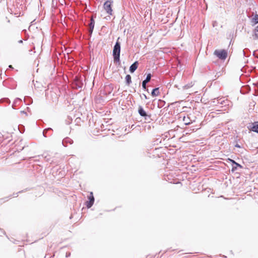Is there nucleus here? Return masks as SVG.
<instances>
[{"label":"nucleus","mask_w":258,"mask_h":258,"mask_svg":"<svg viewBox=\"0 0 258 258\" xmlns=\"http://www.w3.org/2000/svg\"><path fill=\"white\" fill-rule=\"evenodd\" d=\"M119 38H118L119 39ZM120 43L118 40L116 42L113 49L112 55L114 62H120Z\"/></svg>","instance_id":"nucleus-1"},{"label":"nucleus","mask_w":258,"mask_h":258,"mask_svg":"<svg viewBox=\"0 0 258 258\" xmlns=\"http://www.w3.org/2000/svg\"><path fill=\"white\" fill-rule=\"evenodd\" d=\"M214 54L221 60H225L227 56V52L224 49L216 50Z\"/></svg>","instance_id":"nucleus-2"},{"label":"nucleus","mask_w":258,"mask_h":258,"mask_svg":"<svg viewBox=\"0 0 258 258\" xmlns=\"http://www.w3.org/2000/svg\"><path fill=\"white\" fill-rule=\"evenodd\" d=\"M113 3L112 1H106L103 5V7L106 13L109 15H112V4Z\"/></svg>","instance_id":"nucleus-3"},{"label":"nucleus","mask_w":258,"mask_h":258,"mask_svg":"<svg viewBox=\"0 0 258 258\" xmlns=\"http://www.w3.org/2000/svg\"><path fill=\"white\" fill-rule=\"evenodd\" d=\"M73 85L74 88L76 89H80L82 88L83 83L80 78L76 77L73 83Z\"/></svg>","instance_id":"nucleus-4"},{"label":"nucleus","mask_w":258,"mask_h":258,"mask_svg":"<svg viewBox=\"0 0 258 258\" xmlns=\"http://www.w3.org/2000/svg\"><path fill=\"white\" fill-rule=\"evenodd\" d=\"M88 201L86 202V206L88 208H90L94 203V197L92 192H90L88 196Z\"/></svg>","instance_id":"nucleus-5"},{"label":"nucleus","mask_w":258,"mask_h":258,"mask_svg":"<svg viewBox=\"0 0 258 258\" xmlns=\"http://www.w3.org/2000/svg\"><path fill=\"white\" fill-rule=\"evenodd\" d=\"M182 120L185 125H187L195 121V119L194 116L191 117L188 115L187 116H184L183 117Z\"/></svg>","instance_id":"nucleus-6"},{"label":"nucleus","mask_w":258,"mask_h":258,"mask_svg":"<svg viewBox=\"0 0 258 258\" xmlns=\"http://www.w3.org/2000/svg\"><path fill=\"white\" fill-rule=\"evenodd\" d=\"M151 77V74H148L146 77V78L142 82V86L144 89H146L147 84L150 81Z\"/></svg>","instance_id":"nucleus-7"},{"label":"nucleus","mask_w":258,"mask_h":258,"mask_svg":"<svg viewBox=\"0 0 258 258\" xmlns=\"http://www.w3.org/2000/svg\"><path fill=\"white\" fill-rule=\"evenodd\" d=\"M139 65V62L138 61H136L134 62L130 67V72L131 73H133L135 72V71L137 69Z\"/></svg>","instance_id":"nucleus-8"},{"label":"nucleus","mask_w":258,"mask_h":258,"mask_svg":"<svg viewBox=\"0 0 258 258\" xmlns=\"http://www.w3.org/2000/svg\"><path fill=\"white\" fill-rule=\"evenodd\" d=\"M218 101V104L226 106L228 105L229 101L227 99H225L224 98H217L216 100Z\"/></svg>","instance_id":"nucleus-9"},{"label":"nucleus","mask_w":258,"mask_h":258,"mask_svg":"<svg viewBox=\"0 0 258 258\" xmlns=\"http://www.w3.org/2000/svg\"><path fill=\"white\" fill-rule=\"evenodd\" d=\"M73 143V141L69 138H66L62 141V144L64 147H67L68 144H72Z\"/></svg>","instance_id":"nucleus-10"},{"label":"nucleus","mask_w":258,"mask_h":258,"mask_svg":"<svg viewBox=\"0 0 258 258\" xmlns=\"http://www.w3.org/2000/svg\"><path fill=\"white\" fill-rule=\"evenodd\" d=\"M138 112L139 114L143 117H146L148 115L146 112L144 110V108L142 106H140L138 109ZM146 119V118H145Z\"/></svg>","instance_id":"nucleus-11"},{"label":"nucleus","mask_w":258,"mask_h":258,"mask_svg":"<svg viewBox=\"0 0 258 258\" xmlns=\"http://www.w3.org/2000/svg\"><path fill=\"white\" fill-rule=\"evenodd\" d=\"M95 21L93 18H92L90 20V22L89 24V32L91 34L92 33L94 27Z\"/></svg>","instance_id":"nucleus-12"},{"label":"nucleus","mask_w":258,"mask_h":258,"mask_svg":"<svg viewBox=\"0 0 258 258\" xmlns=\"http://www.w3.org/2000/svg\"><path fill=\"white\" fill-rule=\"evenodd\" d=\"M232 169H231V171L232 172H233L237 170L238 167H239L240 168H242V166L240 164H239V163H237V162L234 163V164L233 165H232Z\"/></svg>","instance_id":"nucleus-13"},{"label":"nucleus","mask_w":258,"mask_h":258,"mask_svg":"<svg viewBox=\"0 0 258 258\" xmlns=\"http://www.w3.org/2000/svg\"><path fill=\"white\" fill-rule=\"evenodd\" d=\"M50 95L51 97V100L53 102L56 101L57 100V95L55 92L50 91Z\"/></svg>","instance_id":"nucleus-14"},{"label":"nucleus","mask_w":258,"mask_h":258,"mask_svg":"<svg viewBox=\"0 0 258 258\" xmlns=\"http://www.w3.org/2000/svg\"><path fill=\"white\" fill-rule=\"evenodd\" d=\"M22 102V100L19 98H17L14 101L12 107L15 109V107L19 104L20 102Z\"/></svg>","instance_id":"nucleus-15"},{"label":"nucleus","mask_w":258,"mask_h":258,"mask_svg":"<svg viewBox=\"0 0 258 258\" xmlns=\"http://www.w3.org/2000/svg\"><path fill=\"white\" fill-rule=\"evenodd\" d=\"M159 94V88H156L153 89L151 95L153 96H157Z\"/></svg>","instance_id":"nucleus-16"},{"label":"nucleus","mask_w":258,"mask_h":258,"mask_svg":"<svg viewBox=\"0 0 258 258\" xmlns=\"http://www.w3.org/2000/svg\"><path fill=\"white\" fill-rule=\"evenodd\" d=\"M251 130L253 132L258 133V121L255 122L253 124V126L251 127Z\"/></svg>","instance_id":"nucleus-17"},{"label":"nucleus","mask_w":258,"mask_h":258,"mask_svg":"<svg viewBox=\"0 0 258 258\" xmlns=\"http://www.w3.org/2000/svg\"><path fill=\"white\" fill-rule=\"evenodd\" d=\"M125 79L126 84L127 85H130V84L132 83L131 76L130 75H127L125 76Z\"/></svg>","instance_id":"nucleus-18"},{"label":"nucleus","mask_w":258,"mask_h":258,"mask_svg":"<svg viewBox=\"0 0 258 258\" xmlns=\"http://www.w3.org/2000/svg\"><path fill=\"white\" fill-rule=\"evenodd\" d=\"M252 22H253L255 24L258 23V15H255L254 17L252 18Z\"/></svg>","instance_id":"nucleus-19"},{"label":"nucleus","mask_w":258,"mask_h":258,"mask_svg":"<svg viewBox=\"0 0 258 258\" xmlns=\"http://www.w3.org/2000/svg\"><path fill=\"white\" fill-rule=\"evenodd\" d=\"M165 103V102L164 101L162 100H159L158 105L160 106V107H162L164 105Z\"/></svg>","instance_id":"nucleus-20"},{"label":"nucleus","mask_w":258,"mask_h":258,"mask_svg":"<svg viewBox=\"0 0 258 258\" xmlns=\"http://www.w3.org/2000/svg\"><path fill=\"white\" fill-rule=\"evenodd\" d=\"M51 128H46L45 130H44V131H43V135L44 137H46V134H47V132L49 131V130H51Z\"/></svg>","instance_id":"nucleus-21"},{"label":"nucleus","mask_w":258,"mask_h":258,"mask_svg":"<svg viewBox=\"0 0 258 258\" xmlns=\"http://www.w3.org/2000/svg\"><path fill=\"white\" fill-rule=\"evenodd\" d=\"M254 35L256 38H258V26L254 29Z\"/></svg>","instance_id":"nucleus-22"},{"label":"nucleus","mask_w":258,"mask_h":258,"mask_svg":"<svg viewBox=\"0 0 258 258\" xmlns=\"http://www.w3.org/2000/svg\"><path fill=\"white\" fill-rule=\"evenodd\" d=\"M228 160H229V161L232 163V166L234 164V163H235L236 162H235L234 160L233 159H228Z\"/></svg>","instance_id":"nucleus-23"},{"label":"nucleus","mask_w":258,"mask_h":258,"mask_svg":"<svg viewBox=\"0 0 258 258\" xmlns=\"http://www.w3.org/2000/svg\"><path fill=\"white\" fill-rule=\"evenodd\" d=\"M217 99H217L215 98L213 100V102L214 104H218V101L216 100Z\"/></svg>","instance_id":"nucleus-24"},{"label":"nucleus","mask_w":258,"mask_h":258,"mask_svg":"<svg viewBox=\"0 0 258 258\" xmlns=\"http://www.w3.org/2000/svg\"><path fill=\"white\" fill-rule=\"evenodd\" d=\"M21 192V191H19V192ZM13 196H14V197H18V192L14 193V194H13Z\"/></svg>","instance_id":"nucleus-25"},{"label":"nucleus","mask_w":258,"mask_h":258,"mask_svg":"<svg viewBox=\"0 0 258 258\" xmlns=\"http://www.w3.org/2000/svg\"><path fill=\"white\" fill-rule=\"evenodd\" d=\"M5 100L7 103H10V100L8 98H5Z\"/></svg>","instance_id":"nucleus-26"},{"label":"nucleus","mask_w":258,"mask_h":258,"mask_svg":"<svg viewBox=\"0 0 258 258\" xmlns=\"http://www.w3.org/2000/svg\"><path fill=\"white\" fill-rule=\"evenodd\" d=\"M70 255H71V253L70 252H69V253L67 252L66 253V257H69V256H70Z\"/></svg>","instance_id":"nucleus-27"},{"label":"nucleus","mask_w":258,"mask_h":258,"mask_svg":"<svg viewBox=\"0 0 258 258\" xmlns=\"http://www.w3.org/2000/svg\"><path fill=\"white\" fill-rule=\"evenodd\" d=\"M235 147H237V148H240V146L238 144H236L235 145Z\"/></svg>","instance_id":"nucleus-28"},{"label":"nucleus","mask_w":258,"mask_h":258,"mask_svg":"<svg viewBox=\"0 0 258 258\" xmlns=\"http://www.w3.org/2000/svg\"><path fill=\"white\" fill-rule=\"evenodd\" d=\"M189 87H190L189 86H187V85L184 86V88H185V89L189 88Z\"/></svg>","instance_id":"nucleus-29"},{"label":"nucleus","mask_w":258,"mask_h":258,"mask_svg":"<svg viewBox=\"0 0 258 258\" xmlns=\"http://www.w3.org/2000/svg\"><path fill=\"white\" fill-rule=\"evenodd\" d=\"M242 53H243V56H245V51L244 50H242Z\"/></svg>","instance_id":"nucleus-30"},{"label":"nucleus","mask_w":258,"mask_h":258,"mask_svg":"<svg viewBox=\"0 0 258 258\" xmlns=\"http://www.w3.org/2000/svg\"><path fill=\"white\" fill-rule=\"evenodd\" d=\"M48 94H49L48 91H46L45 93V95L47 96H48ZM47 97H48V96H47Z\"/></svg>","instance_id":"nucleus-31"},{"label":"nucleus","mask_w":258,"mask_h":258,"mask_svg":"<svg viewBox=\"0 0 258 258\" xmlns=\"http://www.w3.org/2000/svg\"><path fill=\"white\" fill-rule=\"evenodd\" d=\"M143 95L144 96V98H145L146 99H147V96H146L145 94H143Z\"/></svg>","instance_id":"nucleus-32"},{"label":"nucleus","mask_w":258,"mask_h":258,"mask_svg":"<svg viewBox=\"0 0 258 258\" xmlns=\"http://www.w3.org/2000/svg\"><path fill=\"white\" fill-rule=\"evenodd\" d=\"M18 42H19V43H23V40H19V41H18Z\"/></svg>","instance_id":"nucleus-33"},{"label":"nucleus","mask_w":258,"mask_h":258,"mask_svg":"<svg viewBox=\"0 0 258 258\" xmlns=\"http://www.w3.org/2000/svg\"><path fill=\"white\" fill-rule=\"evenodd\" d=\"M217 77H219L220 76V75L218 74H217V75L215 76L216 77L217 76Z\"/></svg>","instance_id":"nucleus-34"},{"label":"nucleus","mask_w":258,"mask_h":258,"mask_svg":"<svg viewBox=\"0 0 258 258\" xmlns=\"http://www.w3.org/2000/svg\"><path fill=\"white\" fill-rule=\"evenodd\" d=\"M28 99H29L30 100H31V103L32 102V101H31V98H30V97H28Z\"/></svg>","instance_id":"nucleus-35"},{"label":"nucleus","mask_w":258,"mask_h":258,"mask_svg":"<svg viewBox=\"0 0 258 258\" xmlns=\"http://www.w3.org/2000/svg\"><path fill=\"white\" fill-rule=\"evenodd\" d=\"M256 95H258V91L256 92Z\"/></svg>","instance_id":"nucleus-36"},{"label":"nucleus","mask_w":258,"mask_h":258,"mask_svg":"<svg viewBox=\"0 0 258 258\" xmlns=\"http://www.w3.org/2000/svg\"><path fill=\"white\" fill-rule=\"evenodd\" d=\"M10 68H12V67L11 65L9 66Z\"/></svg>","instance_id":"nucleus-37"},{"label":"nucleus","mask_w":258,"mask_h":258,"mask_svg":"<svg viewBox=\"0 0 258 258\" xmlns=\"http://www.w3.org/2000/svg\"><path fill=\"white\" fill-rule=\"evenodd\" d=\"M256 85L258 86V82L256 83Z\"/></svg>","instance_id":"nucleus-38"},{"label":"nucleus","mask_w":258,"mask_h":258,"mask_svg":"<svg viewBox=\"0 0 258 258\" xmlns=\"http://www.w3.org/2000/svg\"><path fill=\"white\" fill-rule=\"evenodd\" d=\"M8 23H10V20H8Z\"/></svg>","instance_id":"nucleus-39"},{"label":"nucleus","mask_w":258,"mask_h":258,"mask_svg":"<svg viewBox=\"0 0 258 258\" xmlns=\"http://www.w3.org/2000/svg\"><path fill=\"white\" fill-rule=\"evenodd\" d=\"M22 113H25L24 111H21Z\"/></svg>","instance_id":"nucleus-40"}]
</instances>
